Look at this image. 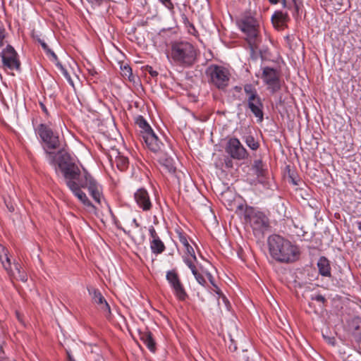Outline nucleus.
<instances>
[{
  "instance_id": "obj_1",
  "label": "nucleus",
  "mask_w": 361,
  "mask_h": 361,
  "mask_svg": "<svg viewBox=\"0 0 361 361\" xmlns=\"http://www.w3.org/2000/svg\"><path fill=\"white\" fill-rule=\"evenodd\" d=\"M36 132L45 144L47 159L50 165L57 171L59 169L65 179L66 184L73 194L86 207L95 209V206L89 200L82 188L87 189L90 196L99 205L106 204L102 185L85 169L80 170L71 156L64 152H48L47 149H56L59 147V136L46 124H39Z\"/></svg>"
},
{
  "instance_id": "obj_2",
  "label": "nucleus",
  "mask_w": 361,
  "mask_h": 361,
  "mask_svg": "<svg viewBox=\"0 0 361 361\" xmlns=\"http://www.w3.org/2000/svg\"><path fill=\"white\" fill-rule=\"evenodd\" d=\"M269 254L277 262L292 263L300 258V249L279 235H271L267 240Z\"/></svg>"
},
{
  "instance_id": "obj_3",
  "label": "nucleus",
  "mask_w": 361,
  "mask_h": 361,
  "mask_svg": "<svg viewBox=\"0 0 361 361\" xmlns=\"http://www.w3.org/2000/svg\"><path fill=\"white\" fill-rule=\"evenodd\" d=\"M197 49L189 42L175 41L171 44L169 57L178 65L192 66L197 61Z\"/></svg>"
},
{
  "instance_id": "obj_4",
  "label": "nucleus",
  "mask_w": 361,
  "mask_h": 361,
  "mask_svg": "<svg viewBox=\"0 0 361 361\" xmlns=\"http://www.w3.org/2000/svg\"><path fill=\"white\" fill-rule=\"evenodd\" d=\"M240 30L246 35L251 54H253L258 49L261 42L259 35V22L251 16H243L238 23Z\"/></svg>"
},
{
  "instance_id": "obj_5",
  "label": "nucleus",
  "mask_w": 361,
  "mask_h": 361,
  "mask_svg": "<svg viewBox=\"0 0 361 361\" xmlns=\"http://www.w3.org/2000/svg\"><path fill=\"white\" fill-rule=\"evenodd\" d=\"M244 221L248 224L252 229L256 237H263L264 233L269 228L268 217L262 212L252 207H246L243 214Z\"/></svg>"
},
{
  "instance_id": "obj_6",
  "label": "nucleus",
  "mask_w": 361,
  "mask_h": 361,
  "mask_svg": "<svg viewBox=\"0 0 361 361\" xmlns=\"http://www.w3.org/2000/svg\"><path fill=\"white\" fill-rule=\"evenodd\" d=\"M208 82L218 89H224L228 85L231 73L225 67L219 65L212 64L205 71Z\"/></svg>"
},
{
  "instance_id": "obj_7",
  "label": "nucleus",
  "mask_w": 361,
  "mask_h": 361,
  "mask_svg": "<svg viewBox=\"0 0 361 361\" xmlns=\"http://www.w3.org/2000/svg\"><path fill=\"white\" fill-rule=\"evenodd\" d=\"M246 95L247 106L259 122L264 118V104L256 88L251 84H246L243 87Z\"/></svg>"
},
{
  "instance_id": "obj_8",
  "label": "nucleus",
  "mask_w": 361,
  "mask_h": 361,
  "mask_svg": "<svg viewBox=\"0 0 361 361\" xmlns=\"http://www.w3.org/2000/svg\"><path fill=\"white\" fill-rule=\"evenodd\" d=\"M2 67L4 70L20 71L21 63L19 56L15 49L8 44L0 53Z\"/></svg>"
},
{
  "instance_id": "obj_9",
  "label": "nucleus",
  "mask_w": 361,
  "mask_h": 361,
  "mask_svg": "<svg viewBox=\"0 0 361 361\" xmlns=\"http://www.w3.org/2000/svg\"><path fill=\"white\" fill-rule=\"evenodd\" d=\"M166 278L176 297L180 301L185 300L188 298V294L176 271L174 270L168 271Z\"/></svg>"
},
{
  "instance_id": "obj_10",
  "label": "nucleus",
  "mask_w": 361,
  "mask_h": 361,
  "mask_svg": "<svg viewBox=\"0 0 361 361\" xmlns=\"http://www.w3.org/2000/svg\"><path fill=\"white\" fill-rule=\"evenodd\" d=\"M226 152L234 159L243 160L248 157L246 149L236 137L228 140L226 147Z\"/></svg>"
},
{
  "instance_id": "obj_11",
  "label": "nucleus",
  "mask_w": 361,
  "mask_h": 361,
  "mask_svg": "<svg viewBox=\"0 0 361 361\" xmlns=\"http://www.w3.org/2000/svg\"><path fill=\"white\" fill-rule=\"evenodd\" d=\"M262 78L272 92L280 89L279 73L276 69L268 66L263 68Z\"/></svg>"
},
{
  "instance_id": "obj_12",
  "label": "nucleus",
  "mask_w": 361,
  "mask_h": 361,
  "mask_svg": "<svg viewBox=\"0 0 361 361\" xmlns=\"http://www.w3.org/2000/svg\"><path fill=\"white\" fill-rule=\"evenodd\" d=\"M134 199L139 207L144 212L149 211L152 207L149 195L145 188H140L134 193Z\"/></svg>"
},
{
  "instance_id": "obj_13",
  "label": "nucleus",
  "mask_w": 361,
  "mask_h": 361,
  "mask_svg": "<svg viewBox=\"0 0 361 361\" xmlns=\"http://www.w3.org/2000/svg\"><path fill=\"white\" fill-rule=\"evenodd\" d=\"M147 148L154 153H161L163 143L159 140L154 131L147 133L142 137Z\"/></svg>"
},
{
  "instance_id": "obj_14",
  "label": "nucleus",
  "mask_w": 361,
  "mask_h": 361,
  "mask_svg": "<svg viewBox=\"0 0 361 361\" xmlns=\"http://www.w3.org/2000/svg\"><path fill=\"white\" fill-rule=\"evenodd\" d=\"M88 291L90 295H92L93 301L99 305L100 310L105 314V316L109 318L111 314L110 306L101 292L97 289H89Z\"/></svg>"
},
{
  "instance_id": "obj_15",
  "label": "nucleus",
  "mask_w": 361,
  "mask_h": 361,
  "mask_svg": "<svg viewBox=\"0 0 361 361\" xmlns=\"http://www.w3.org/2000/svg\"><path fill=\"white\" fill-rule=\"evenodd\" d=\"M317 267L319 274L323 276H331V267L329 260L324 257H321L317 262Z\"/></svg>"
},
{
  "instance_id": "obj_16",
  "label": "nucleus",
  "mask_w": 361,
  "mask_h": 361,
  "mask_svg": "<svg viewBox=\"0 0 361 361\" xmlns=\"http://www.w3.org/2000/svg\"><path fill=\"white\" fill-rule=\"evenodd\" d=\"M135 124L140 128L142 137L146 135L147 133L153 131L151 126L142 116H137L135 118Z\"/></svg>"
},
{
  "instance_id": "obj_17",
  "label": "nucleus",
  "mask_w": 361,
  "mask_h": 361,
  "mask_svg": "<svg viewBox=\"0 0 361 361\" xmlns=\"http://www.w3.org/2000/svg\"><path fill=\"white\" fill-rule=\"evenodd\" d=\"M283 8H287L291 11V13L294 18L299 16L300 10V3L298 0H292L290 2L286 0L283 2Z\"/></svg>"
},
{
  "instance_id": "obj_18",
  "label": "nucleus",
  "mask_w": 361,
  "mask_h": 361,
  "mask_svg": "<svg viewBox=\"0 0 361 361\" xmlns=\"http://www.w3.org/2000/svg\"><path fill=\"white\" fill-rule=\"evenodd\" d=\"M0 261L7 273L11 271V262L8 257L7 250L0 244Z\"/></svg>"
},
{
  "instance_id": "obj_19",
  "label": "nucleus",
  "mask_w": 361,
  "mask_h": 361,
  "mask_svg": "<svg viewBox=\"0 0 361 361\" xmlns=\"http://www.w3.org/2000/svg\"><path fill=\"white\" fill-rule=\"evenodd\" d=\"M185 263L191 270V271H192V274L194 275L197 283H200V285L204 286L206 284V280L204 279V276L197 271L195 264L192 263L188 259H185Z\"/></svg>"
},
{
  "instance_id": "obj_20",
  "label": "nucleus",
  "mask_w": 361,
  "mask_h": 361,
  "mask_svg": "<svg viewBox=\"0 0 361 361\" xmlns=\"http://www.w3.org/2000/svg\"><path fill=\"white\" fill-rule=\"evenodd\" d=\"M140 338L151 352H155L156 344L151 332L145 331L142 333Z\"/></svg>"
},
{
  "instance_id": "obj_21",
  "label": "nucleus",
  "mask_w": 361,
  "mask_h": 361,
  "mask_svg": "<svg viewBox=\"0 0 361 361\" xmlns=\"http://www.w3.org/2000/svg\"><path fill=\"white\" fill-rule=\"evenodd\" d=\"M271 20L274 25L277 24L279 26H281L289 20V17L287 13L276 11L272 16Z\"/></svg>"
},
{
  "instance_id": "obj_22",
  "label": "nucleus",
  "mask_w": 361,
  "mask_h": 361,
  "mask_svg": "<svg viewBox=\"0 0 361 361\" xmlns=\"http://www.w3.org/2000/svg\"><path fill=\"white\" fill-rule=\"evenodd\" d=\"M150 248L154 254H161L165 250V245L160 238L152 240L150 241Z\"/></svg>"
},
{
  "instance_id": "obj_23",
  "label": "nucleus",
  "mask_w": 361,
  "mask_h": 361,
  "mask_svg": "<svg viewBox=\"0 0 361 361\" xmlns=\"http://www.w3.org/2000/svg\"><path fill=\"white\" fill-rule=\"evenodd\" d=\"M159 163L164 166L169 172H171L174 170V167L173 166V159L171 157L166 156V154H162V152L160 153V157H159Z\"/></svg>"
},
{
  "instance_id": "obj_24",
  "label": "nucleus",
  "mask_w": 361,
  "mask_h": 361,
  "mask_svg": "<svg viewBox=\"0 0 361 361\" xmlns=\"http://www.w3.org/2000/svg\"><path fill=\"white\" fill-rule=\"evenodd\" d=\"M183 258L184 262L185 259H190L194 264L197 261L195 250L190 245L184 247V255Z\"/></svg>"
},
{
  "instance_id": "obj_25",
  "label": "nucleus",
  "mask_w": 361,
  "mask_h": 361,
  "mask_svg": "<svg viewBox=\"0 0 361 361\" xmlns=\"http://www.w3.org/2000/svg\"><path fill=\"white\" fill-rule=\"evenodd\" d=\"M115 163L119 170L124 171L128 168V159L126 157L118 155L116 157Z\"/></svg>"
},
{
  "instance_id": "obj_26",
  "label": "nucleus",
  "mask_w": 361,
  "mask_h": 361,
  "mask_svg": "<svg viewBox=\"0 0 361 361\" xmlns=\"http://www.w3.org/2000/svg\"><path fill=\"white\" fill-rule=\"evenodd\" d=\"M121 71L123 77L128 78L130 82H135V76L133 75L132 69L128 65L121 66Z\"/></svg>"
},
{
  "instance_id": "obj_27",
  "label": "nucleus",
  "mask_w": 361,
  "mask_h": 361,
  "mask_svg": "<svg viewBox=\"0 0 361 361\" xmlns=\"http://www.w3.org/2000/svg\"><path fill=\"white\" fill-rule=\"evenodd\" d=\"M245 142L252 150H257L259 147V142L255 140V137L252 135H247L243 138Z\"/></svg>"
},
{
  "instance_id": "obj_28",
  "label": "nucleus",
  "mask_w": 361,
  "mask_h": 361,
  "mask_svg": "<svg viewBox=\"0 0 361 361\" xmlns=\"http://www.w3.org/2000/svg\"><path fill=\"white\" fill-rule=\"evenodd\" d=\"M253 169L255 171V173L258 177L264 176V165L262 160H255L254 161Z\"/></svg>"
},
{
  "instance_id": "obj_29",
  "label": "nucleus",
  "mask_w": 361,
  "mask_h": 361,
  "mask_svg": "<svg viewBox=\"0 0 361 361\" xmlns=\"http://www.w3.org/2000/svg\"><path fill=\"white\" fill-rule=\"evenodd\" d=\"M353 334L361 340V320L356 319L353 323Z\"/></svg>"
},
{
  "instance_id": "obj_30",
  "label": "nucleus",
  "mask_w": 361,
  "mask_h": 361,
  "mask_svg": "<svg viewBox=\"0 0 361 361\" xmlns=\"http://www.w3.org/2000/svg\"><path fill=\"white\" fill-rule=\"evenodd\" d=\"M38 42L41 44L42 49L47 52V54L51 56L53 60H57V56L56 54L49 48L48 45L44 40L39 39Z\"/></svg>"
},
{
  "instance_id": "obj_31",
  "label": "nucleus",
  "mask_w": 361,
  "mask_h": 361,
  "mask_svg": "<svg viewBox=\"0 0 361 361\" xmlns=\"http://www.w3.org/2000/svg\"><path fill=\"white\" fill-rule=\"evenodd\" d=\"M10 276H13L14 278L20 280L21 281L25 282L27 280V274L22 271L18 274H16L15 271L11 269V271L8 273Z\"/></svg>"
},
{
  "instance_id": "obj_32",
  "label": "nucleus",
  "mask_w": 361,
  "mask_h": 361,
  "mask_svg": "<svg viewBox=\"0 0 361 361\" xmlns=\"http://www.w3.org/2000/svg\"><path fill=\"white\" fill-rule=\"evenodd\" d=\"M178 237L180 243L183 246V248L189 245L190 243L188 240L187 235L182 231H177Z\"/></svg>"
},
{
  "instance_id": "obj_33",
  "label": "nucleus",
  "mask_w": 361,
  "mask_h": 361,
  "mask_svg": "<svg viewBox=\"0 0 361 361\" xmlns=\"http://www.w3.org/2000/svg\"><path fill=\"white\" fill-rule=\"evenodd\" d=\"M185 27H186L188 32L190 35H192L193 36H197L198 35V32L195 29L194 25L190 22L189 24L185 25Z\"/></svg>"
},
{
  "instance_id": "obj_34",
  "label": "nucleus",
  "mask_w": 361,
  "mask_h": 361,
  "mask_svg": "<svg viewBox=\"0 0 361 361\" xmlns=\"http://www.w3.org/2000/svg\"><path fill=\"white\" fill-rule=\"evenodd\" d=\"M59 66L60 67L62 73L65 76V78L68 80L71 85H73V80H71V75L68 73L67 70L64 68L61 64H59Z\"/></svg>"
},
{
  "instance_id": "obj_35",
  "label": "nucleus",
  "mask_w": 361,
  "mask_h": 361,
  "mask_svg": "<svg viewBox=\"0 0 361 361\" xmlns=\"http://www.w3.org/2000/svg\"><path fill=\"white\" fill-rule=\"evenodd\" d=\"M6 37V30L4 27H0V47L4 46V39Z\"/></svg>"
},
{
  "instance_id": "obj_36",
  "label": "nucleus",
  "mask_w": 361,
  "mask_h": 361,
  "mask_svg": "<svg viewBox=\"0 0 361 361\" xmlns=\"http://www.w3.org/2000/svg\"><path fill=\"white\" fill-rule=\"evenodd\" d=\"M311 299L312 300H316L317 302H322V303H324L326 302L325 298L322 295H312Z\"/></svg>"
},
{
  "instance_id": "obj_37",
  "label": "nucleus",
  "mask_w": 361,
  "mask_h": 361,
  "mask_svg": "<svg viewBox=\"0 0 361 361\" xmlns=\"http://www.w3.org/2000/svg\"><path fill=\"white\" fill-rule=\"evenodd\" d=\"M150 237L152 238V240L158 239L159 237L158 236L153 226H151L149 229Z\"/></svg>"
},
{
  "instance_id": "obj_38",
  "label": "nucleus",
  "mask_w": 361,
  "mask_h": 361,
  "mask_svg": "<svg viewBox=\"0 0 361 361\" xmlns=\"http://www.w3.org/2000/svg\"><path fill=\"white\" fill-rule=\"evenodd\" d=\"M180 19H181L182 23L184 24V25H188V24H189V23H190L188 18L184 13H181Z\"/></svg>"
},
{
  "instance_id": "obj_39",
  "label": "nucleus",
  "mask_w": 361,
  "mask_h": 361,
  "mask_svg": "<svg viewBox=\"0 0 361 361\" xmlns=\"http://www.w3.org/2000/svg\"><path fill=\"white\" fill-rule=\"evenodd\" d=\"M146 70L152 77H156L158 75V72L153 70V68L151 66H147Z\"/></svg>"
},
{
  "instance_id": "obj_40",
  "label": "nucleus",
  "mask_w": 361,
  "mask_h": 361,
  "mask_svg": "<svg viewBox=\"0 0 361 361\" xmlns=\"http://www.w3.org/2000/svg\"><path fill=\"white\" fill-rule=\"evenodd\" d=\"M228 348L232 352H234L237 350L236 343L233 341L232 338L231 339V344L228 345Z\"/></svg>"
},
{
  "instance_id": "obj_41",
  "label": "nucleus",
  "mask_w": 361,
  "mask_h": 361,
  "mask_svg": "<svg viewBox=\"0 0 361 361\" xmlns=\"http://www.w3.org/2000/svg\"><path fill=\"white\" fill-rule=\"evenodd\" d=\"M166 7L169 8L171 7V8H173V4L171 3V0H160Z\"/></svg>"
},
{
  "instance_id": "obj_42",
  "label": "nucleus",
  "mask_w": 361,
  "mask_h": 361,
  "mask_svg": "<svg viewBox=\"0 0 361 361\" xmlns=\"http://www.w3.org/2000/svg\"><path fill=\"white\" fill-rule=\"evenodd\" d=\"M14 269L16 270V272H15L16 274H18L19 272H21L22 270H21V266L20 264L18 263H14Z\"/></svg>"
},
{
  "instance_id": "obj_43",
  "label": "nucleus",
  "mask_w": 361,
  "mask_h": 361,
  "mask_svg": "<svg viewBox=\"0 0 361 361\" xmlns=\"http://www.w3.org/2000/svg\"><path fill=\"white\" fill-rule=\"evenodd\" d=\"M14 269L16 270V272H15L16 274H18L19 272H21L22 270H21V266L20 264L18 263H14Z\"/></svg>"
},
{
  "instance_id": "obj_44",
  "label": "nucleus",
  "mask_w": 361,
  "mask_h": 361,
  "mask_svg": "<svg viewBox=\"0 0 361 361\" xmlns=\"http://www.w3.org/2000/svg\"><path fill=\"white\" fill-rule=\"evenodd\" d=\"M39 105H40L42 110L47 115L48 110H47V107L45 106V105L42 102H40Z\"/></svg>"
},
{
  "instance_id": "obj_45",
  "label": "nucleus",
  "mask_w": 361,
  "mask_h": 361,
  "mask_svg": "<svg viewBox=\"0 0 361 361\" xmlns=\"http://www.w3.org/2000/svg\"><path fill=\"white\" fill-rule=\"evenodd\" d=\"M66 353L68 361H75L68 350H67Z\"/></svg>"
},
{
  "instance_id": "obj_46",
  "label": "nucleus",
  "mask_w": 361,
  "mask_h": 361,
  "mask_svg": "<svg viewBox=\"0 0 361 361\" xmlns=\"http://www.w3.org/2000/svg\"><path fill=\"white\" fill-rule=\"evenodd\" d=\"M132 224L135 226V228H139L140 226V224L137 222L136 219H133Z\"/></svg>"
},
{
  "instance_id": "obj_47",
  "label": "nucleus",
  "mask_w": 361,
  "mask_h": 361,
  "mask_svg": "<svg viewBox=\"0 0 361 361\" xmlns=\"http://www.w3.org/2000/svg\"><path fill=\"white\" fill-rule=\"evenodd\" d=\"M269 1L272 4H276L279 3L280 1H281V3L283 4V2H284L286 0H269Z\"/></svg>"
},
{
  "instance_id": "obj_48",
  "label": "nucleus",
  "mask_w": 361,
  "mask_h": 361,
  "mask_svg": "<svg viewBox=\"0 0 361 361\" xmlns=\"http://www.w3.org/2000/svg\"><path fill=\"white\" fill-rule=\"evenodd\" d=\"M207 276L209 280L210 281L211 283L214 286V281H213V276H212V274L210 273H207Z\"/></svg>"
},
{
  "instance_id": "obj_49",
  "label": "nucleus",
  "mask_w": 361,
  "mask_h": 361,
  "mask_svg": "<svg viewBox=\"0 0 361 361\" xmlns=\"http://www.w3.org/2000/svg\"><path fill=\"white\" fill-rule=\"evenodd\" d=\"M217 293H218V294H219V295H221V299H222V300H223L225 303L228 302V300L226 299V297H225L222 293H220L219 291L217 292Z\"/></svg>"
},
{
  "instance_id": "obj_50",
  "label": "nucleus",
  "mask_w": 361,
  "mask_h": 361,
  "mask_svg": "<svg viewBox=\"0 0 361 361\" xmlns=\"http://www.w3.org/2000/svg\"><path fill=\"white\" fill-rule=\"evenodd\" d=\"M357 228H358V229H359L360 231H361V221H358V222L357 223Z\"/></svg>"
},
{
  "instance_id": "obj_51",
  "label": "nucleus",
  "mask_w": 361,
  "mask_h": 361,
  "mask_svg": "<svg viewBox=\"0 0 361 361\" xmlns=\"http://www.w3.org/2000/svg\"><path fill=\"white\" fill-rule=\"evenodd\" d=\"M122 230L125 233L128 234V235H130V231H127L124 228H122Z\"/></svg>"
},
{
  "instance_id": "obj_52",
  "label": "nucleus",
  "mask_w": 361,
  "mask_h": 361,
  "mask_svg": "<svg viewBox=\"0 0 361 361\" xmlns=\"http://www.w3.org/2000/svg\"><path fill=\"white\" fill-rule=\"evenodd\" d=\"M95 361H104V360H103V358L99 357V358L97 359Z\"/></svg>"
},
{
  "instance_id": "obj_53",
  "label": "nucleus",
  "mask_w": 361,
  "mask_h": 361,
  "mask_svg": "<svg viewBox=\"0 0 361 361\" xmlns=\"http://www.w3.org/2000/svg\"><path fill=\"white\" fill-rule=\"evenodd\" d=\"M237 208L239 209H243V205H238Z\"/></svg>"
},
{
  "instance_id": "obj_54",
  "label": "nucleus",
  "mask_w": 361,
  "mask_h": 361,
  "mask_svg": "<svg viewBox=\"0 0 361 361\" xmlns=\"http://www.w3.org/2000/svg\"><path fill=\"white\" fill-rule=\"evenodd\" d=\"M292 181L294 185H297V183L293 179L292 180Z\"/></svg>"
}]
</instances>
